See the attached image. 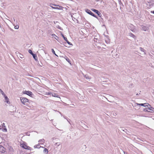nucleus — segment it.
Here are the masks:
<instances>
[{
	"label": "nucleus",
	"instance_id": "28",
	"mask_svg": "<svg viewBox=\"0 0 154 154\" xmlns=\"http://www.w3.org/2000/svg\"><path fill=\"white\" fill-rule=\"evenodd\" d=\"M66 42L69 45H73L72 44H71L70 42H69L68 40L66 41Z\"/></svg>",
	"mask_w": 154,
	"mask_h": 154
},
{
	"label": "nucleus",
	"instance_id": "10",
	"mask_svg": "<svg viewBox=\"0 0 154 154\" xmlns=\"http://www.w3.org/2000/svg\"><path fill=\"white\" fill-rule=\"evenodd\" d=\"M5 151V150L4 147L0 145V152L2 153H4Z\"/></svg>",
	"mask_w": 154,
	"mask_h": 154
},
{
	"label": "nucleus",
	"instance_id": "14",
	"mask_svg": "<svg viewBox=\"0 0 154 154\" xmlns=\"http://www.w3.org/2000/svg\"><path fill=\"white\" fill-rule=\"evenodd\" d=\"M85 77L86 79L90 81L91 79V78L87 75H85Z\"/></svg>",
	"mask_w": 154,
	"mask_h": 154
},
{
	"label": "nucleus",
	"instance_id": "27",
	"mask_svg": "<svg viewBox=\"0 0 154 154\" xmlns=\"http://www.w3.org/2000/svg\"><path fill=\"white\" fill-rule=\"evenodd\" d=\"M19 28V26L18 25H17L14 26V28L15 29H18Z\"/></svg>",
	"mask_w": 154,
	"mask_h": 154
},
{
	"label": "nucleus",
	"instance_id": "7",
	"mask_svg": "<svg viewBox=\"0 0 154 154\" xmlns=\"http://www.w3.org/2000/svg\"><path fill=\"white\" fill-rule=\"evenodd\" d=\"M149 29V26H143L142 29L144 31H148Z\"/></svg>",
	"mask_w": 154,
	"mask_h": 154
},
{
	"label": "nucleus",
	"instance_id": "23",
	"mask_svg": "<svg viewBox=\"0 0 154 154\" xmlns=\"http://www.w3.org/2000/svg\"><path fill=\"white\" fill-rule=\"evenodd\" d=\"M140 49L141 51L144 52V54H146L144 52V50L143 48H140Z\"/></svg>",
	"mask_w": 154,
	"mask_h": 154
},
{
	"label": "nucleus",
	"instance_id": "24",
	"mask_svg": "<svg viewBox=\"0 0 154 154\" xmlns=\"http://www.w3.org/2000/svg\"><path fill=\"white\" fill-rule=\"evenodd\" d=\"M28 52H29L30 54H31V55H32L33 54H34L33 53V52H32V51L31 50H30V49H29V51H28Z\"/></svg>",
	"mask_w": 154,
	"mask_h": 154
},
{
	"label": "nucleus",
	"instance_id": "32",
	"mask_svg": "<svg viewBox=\"0 0 154 154\" xmlns=\"http://www.w3.org/2000/svg\"><path fill=\"white\" fill-rule=\"evenodd\" d=\"M20 57L22 59L23 58V55L20 54Z\"/></svg>",
	"mask_w": 154,
	"mask_h": 154
},
{
	"label": "nucleus",
	"instance_id": "31",
	"mask_svg": "<svg viewBox=\"0 0 154 154\" xmlns=\"http://www.w3.org/2000/svg\"><path fill=\"white\" fill-rule=\"evenodd\" d=\"M53 5H54V4H50V6L52 8H54V7L53 6H54Z\"/></svg>",
	"mask_w": 154,
	"mask_h": 154
},
{
	"label": "nucleus",
	"instance_id": "5",
	"mask_svg": "<svg viewBox=\"0 0 154 154\" xmlns=\"http://www.w3.org/2000/svg\"><path fill=\"white\" fill-rule=\"evenodd\" d=\"M147 7L148 8H150L152 7H154V4L151 2H149L146 4Z\"/></svg>",
	"mask_w": 154,
	"mask_h": 154
},
{
	"label": "nucleus",
	"instance_id": "38",
	"mask_svg": "<svg viewBox=\"0 0 154 154\" xmlns=\"http://www.w3.org/2000/svg\"><path fill=\"white\" fill-rule=\"evenodd\" d=\"M56 23H58V22H56Z\"/></svg>",
	"mask_w": 154,
	"mask_h": 154
},
{
	"label": "nucleus",
	"instance_id": "8",
	"mask_svg": "<svg viewBox=\"0 0 154 154\" xmlns=\"http://www.w3.org/2000/svg\"><path fill=\"white\" fill-rule=\"evenodd\" d=\"M4 97L5 98V102H6L8 104H10V103L9 100V99L8 98L7 96L6 95Z\"/></svg>",
	"mask_w": 154,
	"mask_h": 154
},
{
	"label": "nucleus",
	"instance_id": "15",
	"mask_svg": "<svg viewBox=\"0 0 154 154\" xmlns=\"http://www.w3.org/2000/svg\"><path fill=\"white\" fill-rule=\"evenodd\" d=\"M52 36L53 38H54L55 39L57 40L58 38V37L55 34H52Z\"/></svg>",
	"mask_w": 154,
	"mask_h": 154
},
{
	"label": "nucleus",
	"instance_id": "26",
	"mask_svg": "<svg viewBox=\"0 0 154 154\" xmlns=\"http://www.w3.org/2000/svg\"><path fill=\"white\" fill-rule=\"evenodd\" d=\"M52 53H53L55 55H56V56H57V55L55 53V52L54 51V50L53 49H52Z\"/></svg>",
	"mask_w": 154,
	"mask_h": 154
},
{
	"label": "nucleus",
	"instance_id": "33",
	"mask_svg": "<svg viewBox=\"0 0 154 154\" xmlns=\"http://www.w3.org/2000/svg\"><path fill=\"white\" fill-rule=\"evenodd\" d=\"M44 141V139H42V140H40L39 141V142H43Z\"/></svg>",
	"mask_w": 154,
	"mask_h": 154
},
{
	"label": "nucleus",
	"instance_id": "39",
	"mask_svg": "<svg viewBox=\"0 0 154 154\" xmlns=\"http://www.w3.org/2000/svg\"><path fill=\"white\" fill-rule=\"evenodd\" d=\"M54 23H55V22H54Z\"/></svg>",
	"mask_w": 154,
	"mask_h": 154
},
{
	"label": "nucleus",
	"instance_id": "4",
	"mask_svg": "<svg viewBox=\"0 0 154 154\" xmlns=\"http://www.w3.org/2000/svg\"><path fill=\"white\" fill-rule=\"evenodd\" d=\"M23 94H26L28 96L32 97L33 94L31 91H23Z\"/></svg>",
	"mask_w": 154,
	"mask_h": 154
},
{
	"label": "nucleus",
	"instance_id": "30",
	"mask_svg": "<svg viewBox=\"0 0 154 154\" xmlns=\"http://www.w3.org/2000/svg\"><path fill=\"white\" fill-rule=\"evenodd\" d=\"M90 15H92V16L94 17H96V16L92 13L91 12V13L90 14Z\"/></svg>",
	"mask_w": 154,
	"mask_h": 154
},
{
	"label": "nucleus",
	"instance_id": "29",
	"mask_svg": "<svg viewBox=\"0 0 154 154\" xmlns=\"http://www.w3.org/2000/svg\"><path fill=\"white\" fill-rule=\"evenodd\" d=\"M90 15H92V16L94 17H96V16L92 13L91 12V13L90 14Z\"/></svg>",
	"mask_w": 154,
	"mask_h": 154
},
{
	"label": "nucleus",
	"instance_id": "22",
	"mask_svg": "<svg viewBox=\"0 0 154 154\" xmlns=\"http://www.w3.org/2000/svg\"><path fill=\"white\" fill-rule=\"evenodd\" d=\"M41 147L40 146H39V145H36L34 146V148H39Z\"/></svg>",
	"mask_w": 154,
	"mask_h": 154
},
{
	"label": "nucleus",
	"instance_id": "2",
	"mask_svg": "<svg viewBox=\"0 0 154 154\" xmlns=\"http://www.w3.org/2000/svg\"><path fill=\"white\" fill-rule=\"evenodd\" d=\"M136 104L137 105H139L144 106L145 107H148V108H152V107H151V106L149 105V104L148 103H137Z\"/></svg>",
	"mask_w": 154,
	"mask_h": 154
},
{
	"label": "nucleus",
	"instance_id": "34",
	"mask_svg": "<svg viewBox=\"0 0 154 154\" xmlns=\"http://www.w3.org/2000/svg\"><path fill=\"white\" fill-rule=\"evenodd\" d=\"M63 38H64V40H65L66 42L68 40L67 38L65 37Z\"/></svg>",
	"mask_w": 154,
	"mask_h": 154
},
{
	"label": "nucleus",
	"instance_id": "9",
	"mask_svg": "<svg viewBox=\"0 0 154 154\" xmlns=\"http://www.w3.org/2000/svg\"><path fill=\"white\" fill-rule=\"evenodd\" d=\"M91 10L95 12V13H96V14H97L100 17V15H101V14L100 13V12H99L98 11H97V10H96V9H91Z\"/></svg>",
	"mask_w": 154,
	"mask_h": 154
},
{
	"label": "nucleus",
	"instance_id": "18",
	"mask_svg": "<svg viewBox=\"0 0 154 154\" xmlns=\"http://www.w3.org/2000/svg\"><path fill=\"white\" fill-rule=\"evenodd\" d=\"M0 92L2 95L4 97L6 95L4 92L1 89H0Z\"/></svg>",
	"mask_w": 154,
	"mask_h": 154
},
{
	"label": "nucleus",
	"instance_id": "19",
	"mask_svg": "<svg viewBox=\"0 0 154 154\" xmlns=\"http://www.w3.org/2000/svg\"><path fill=\"white\" fill-rule=\"evenodd\" d=\"M85 11L88 14H90L91 13V11L88 9H86L85 10Z\"/></svg>",
	"mask_w": 154,
	"mask_h": 154
},
{
	"label": "nucleus",
	"instance_id": "13",
	"mask_svg": "<svg viewBox=\"0 0 154 154\" xmlns=\"http://www.w3.org/2000/svg\"><path fill=\"white\" fill-rule=\"evenodd\" d=\"M63 8V7H62V6H59V8H57V6H56L55 7H54V8H53V9H58V10L62 9Z\"/></svg>",
	"mask_w": 154,
	"mask_h": 154
},
{
	"label": "nucleus",
	"instance_id": "3",
	"mask_svg": "<svg viewBox=\"0 0 154 154\" xmlns=\"http://www.w3.org/2000/svg\"><path fill=\"white\" fill-rule=\"evenodd\" d=\"M21 101L23 104L24 105H26V102H28V100L25 97H21L20 98Z\"/></svg>",
	"mask_w": 154,
	"mask_h": 154
},
{
	"label": "nucleus",
	"instance_id": "36",
	"mask_svg": "<svg viewBox=\"0 0 154 154\" xmlns=\"http://www.w3.org/2000/svg\"><path fill=\"white\" fill-rule=\"evenodd\" d=\"M61 35H62V37L63 38L64 37V36L63 35V34L62 33H61Z\"/></svg>",
	"mask_w": 154,
	"mask_h": 154
},
{
	"label": "nucleus",
	"instance_id": "37",
	"mask_svg": "<svg viewBox=\"0 0 154 154\" xmlns=\"http://www.w3.org/2000/svg\"><path fill=\"white\" fill-rule=\"evenodd\" d=\"M39 48H42H42H44L43 46H42L41 47H40V46L39 45Z\"/></svg>",
	"mask_w": 154,
	"mask_h": 154
},
{
	"label": "nucleus",
	"instance_id": "20",
	"mask_svg": "<svg viewBox=\"0 0 154 154\" xmlns=\"http://www.w3.org/2000/svg\"><path fill=\"white\" fill-rule=\"evenodd\" d=\"M52 96L53 97H58L59 96L57 94H55V93H54L53 94H52Z\"/></svg>",
	"mask_w": 154,
	"mask_h": 154
},
{
	"label": "nucleus",
	"instance_id": "16",
	"mask_svg": "<svg viewBox=\"0 0 154 154\" xmlns=\"http://www.w3.org/2000/svg\"><path fill=\"white\" fill-rule=\"evenodd\" d=\"M43 152L45 154H48V149L46 148H45L43 150Z\"/></svg>",
	"mask_w": 154,
	"mask_h": 154
},
{
	"label": "nucleus",
	"instance_id": "21",
	"mask_svg": "<svg viewBox=\"0 0 154 154\" xmlns=\"http://www.w3.org/2000/svg\"><path fill=\"white\" fill-rule=\"evenodd\" d=\"M56 27H57V28H58V29H60L61 30H63V29L62 28H61V27H60L59 25H56Z\"/></svg>",
	"mask_w": 154,
	"mask_h": 154
},
{
	"label": "nucleus",
	"instance_id": "12",
	"mask_svg": "<svg viewBox=\"0 0 154 154\" xmlns=\"http://www.w3.org/2000/svg\"><path fill=\"white\" fill-rule=\"evenodd\" d=\"M143 110L145 112H152L153 111V110L151 109H144Z\"/></svg>",
	"mask_w": 154,
	"mask_h": 154
},
{
	"label": "nucleus",
	"instance_id": "17",
	"mask_svg": "<svg viewBox=\"0 0 154 154\" xmlns=\"http://www.w3.org/2000/svg\"><path fill=\"white\" fill-rule=\"evenodd\" d=\"M33 58L35 59V60H37V57L36 54H33L32 55Z\"/></svg>",
	"mask_w": 154,
	"mask_h": 154
},
{
	"label": "nucleus",
	"instance_id": "1",
	"mask_svg": "<svg viewBox=\"0 0 154 154\" xmlns=\"http://www.w3.org/2000/svg\"><path fill=\"white\" fill-rule=\"evenodd\" d=\"M0 130L4 132L7 131V129L4 123H2L1 125L0 126Z\"/></svg>",
	"mask_w": 154,
	"mask_h": 154
},
{
	"label": "nucleus",
	"instance_id": "6",
	"mask_svg": "<svg viewBox=\"0 0 154 154\" xmlns=\"http://www.w3.org/2000/svg\"><path fill=\"white\" fill-rule=\"evenodd\" d=\"M21 146L22 148L25 149H27L28 150H30L31 149V148L30 147L27 146H26V145L24 144H21Z\"/></svg>",
	"mask_w": 154,
	"mask_h": 154
},
{
	"label": "nucleus",
	"instance_id": "35",
	"mask_svg": "<svg viewBox=\"0 0 154 154\" xmlns=\"http://www.w3.org/2000/svg\"><path fill=\"white\" fill-rule=\"evenodd\" d=\"M54 6H57V8H59V6H60V5H53Z\"/></svg>",
	"mask_w": 154,
	"mask_h": 154
},
{
	"label": "nucleus",
	"instance_id": "11",
	"mask_svg": "<svg viewBox=\"0 0 154 154\" xmlns=\"http://www.w3.org/2000/svg\"><path fill=\"white\" fill-rule=\"evenodd\" d=\"M129 35L132 37L133 38H134V39H135L136 38V37L135 35L134 34L131 33H129Z\"/></svg>",
	"mask_w": 154,
	"mask_h": 154
},
{
	"label": "nucleus",
	"instance_id": "25",
	"mask_svg": "<svg viewBox=\"0 0 154 154\" xmlns=\"http://www.w3.org/2000/svg\"><path fill=\"white\" fill-rule=\"evenodd\" d=\"M65 59H66V60L67 62H68L70 64H71V63H70V61L69 60V59L68 58H65Z\"/></svg>",
	"mask_w": 154,
	"mask_h": 154
}]
</instances>
